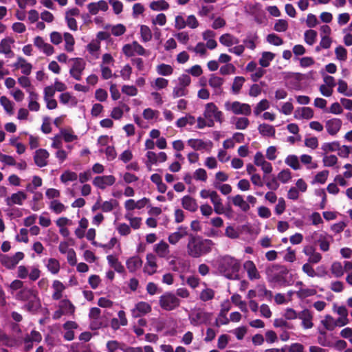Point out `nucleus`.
Segmentation results:
<instances>
[{"mask_svg": "<svg viewBox=\"0 0 352 352\" xmlns=\"http://www.w3.org/2000/svg\"><path fill=\"white\" fill-rule=\"evenodd\" d=\"M76 307L68 299L61 300L58 305L57 310L54 313L52 318L58 320L62 316H72L75 312Z\"/></svg>", "mask_w": 352, "mask_h": 352, "instance_id": "10", "label": "nucleus"}, {"mask_svg": "<svg viewBox=\"0 0 352 352\" xmlns=\"http://www.w3.org/2000/svg\"><path fill=\"white\" fill-rule=\"evenodd\" d=\"M285 163L295 170H299L300 168V162L298 157L296 155H288L285 160Z\"/></svg>", "mask_w": 352, "mask_h": 352, "instance_id": "60", "label": "nucleus"}, {"mask_svg": "<svg viewBox=\"0 0 352 352\" xmlns=\"http://www.w3.org/2000/svg\"><path fill=\"white\" fill-rule=\"evenodd\" d=\"M116 182V177L112 175L96 176L92 181L93 185L98 189L105 190L113 186Z\"/></svg>", "mask_w": 352, "mask_h": 352, "instance_id": "14", "label": "nucleus"}, {"mask_svg": "<svg viewBox=\"0 0 352 352\" xmlns=\"http://www.w3.org/2000/svg\"><path fill=\"white\" fill-rule=\"evenodd\" d=\"M59 100L62 104L69 107H75L78 103V100L76 97L72 96L68 92L61 94L59 96Z\"/></svg>", "mask_w": 352, "mask_h": 352, "instance_id": "45", "label": "nucleus"}, {"mask_svg": "<svg viewBox=\"0 0 352 352\" xmlns=\"http://www.w3.org/2000/svg\"><path fill=\"white\" fill-rule=\"evenodd\" d=\"M123 54L128 56H133L135 55L146 56V50L137 41H133L131 43H128L122 47Z\"/></svg>", "mask_w": 352, "mask_h": 352, "instance_id": "13", "label": "nucleus"}, {"mask_svg": "<svg viewBox=\"0 0 352 352\" xmlns=\"http://www.w3.org/2000/svg\"><path fill=\"white\" fill-rule=\"evenodd\" d=\"M142 265V260L139 256H133L126 261V266L131 273H135L140 270Z\"/></svg>", "mask_w": 352, "mask_h": 352, "instance_id": "30", "label": "nucleus"}, {"mask_svg": "<svg viewBox=\"0 0 352 352\" xmlns=\"http://www.w3.org/2000/svg\"><path fill=\"white\" fill-rule=\"evenodd\" d=\"M214 245L210 239L190 234L186 245L188 255L195 258H199L210 252Z\"/></svg>", "mask_w": 352, "mask_h": 352, "instance_id": "1", "label": "nucleus"}, {"mask_svg": "<svg viewBox=\"0 0 352 352\" xmlns=\"http://www.w3.org/2000/svg\"><path fill=\"white\" fill-rule=\"evenodd\" d=\"M187 144L195 151H210L212 147V142L210 140L205 141L201 139H189Z\"/></svg>", "mask_w": 352, "mask_h": 352, "instance_id": "16", "label": "nucleus"}, {"mask_svg": "<svg viewBox=\"0 0 352 352\" xmlns=\"http://www.w3.org/2000/svg\"><path fill=\"white\" fill-rule=\"evenodd\" d=\"M26 199L27 195L24 192L18 191L12 194L10 196L6 197L5 201L8 206L13 205L21 206Z\"/></svg>", "mask_w": 352, "mask_h": 352, "instance_id": "24", "label": "nucleus"}, {"mask_svg": "<svg viewBox=\"0 0 352 352\" xmlns=\"http://www.w3.org/2000/svg\"><path fill=\"white\" fill-rule=\"evenodd\" d=\"M254 163L256 166L261 167L265 174H270L272 172L273 168L271 163L265 160L261 152H256L254 157Z\"/></svg>", "mask_w": 352, "mask_h": 352, "instance_id": "19", "label": "nucleus"}, {"mask_svg": "<svg viewBox=\"0 0 352 352\" xmlns=\"http://www.w3.org/2000/svg\"><path fill=\"white\" fill-rule=\"evenodd\" d=\"M182 207L190 212H194L198 209L196 200L189 195H186L182 199Z\"/></svg>", "mask_w": 352, "mask_h": 352, "instance_id": "35", "label": "nucleus"}, {"mask_svg": "<svg viewBox=\"0 0 352 352\" xmlns=\"http://www.w3.org/2000/svg\"><path fill=\"white\" fill-rule=\"evenodd\" d=\"M23 258L24 254L21 252H16L12 256L1 254L0 256V262L6 268L12 270L14 269Z\"/></svg>", "mask_w": 352, "mask_h": 352, "instance_id": "12", "label": "nucleus"}, {"mask_svg": "<svg viewBox=\"0 0 352 352\" xmlns=\"http://www.w3.org/2000/svg\"><path fill=\"white\" fill-rule=\"evenodd\" d=\"M77 179V173L71 170L64 171L60 177V179L63 184H67L69 182H74Z\"/></svg>", "mask_w": 352, "mask_h": 352, "instance_id": "62", "label": "nucleus"}, {"mask_svg": "<svg viewBox=\"0 0 352 352\" xmlns=\"http://www.w3.org/2000/svg\"><path fill=\"white\" fill-rule=\"evenodd\" d=\"M63 40L65 41V50L67 52H72L74 50L75 45L74 36L69 32H65Z\"/></svg>", "mask_w": 352, "mask_h": 352, "instance_id": "49", "label": "nucleus"}, {"mask_svg": "<svg viewBox=\"0 0 352 352\" xmlns=\"http://www.w3.org/2000/svg\"><path fill=\"white\" fill-rule=\"evenodd\" d=\"M342 122L340 118H333L327 120L325 122V128L327 133L332 136H335L340 130Z\"/></svg>", "mask_w": 352, "mask_h": 352, "instance_id": "22", "label": "nucleus"}, {"mask_svg": "<svg viewBox=\"0 0 352 352\" xmlns=\"http://www.w3.org/2000/svg\"><path fill=\"white\" fill-rule=\"evenodd\" d=\"M258 131L262 136L267 138H274L276 133L275 127L267 123L259 124Z\"/></svg>", "mask_w": 352, "mask_h": 352, "instance_id": "39", "label": "nucleus"}, {"mask_svg": "<svg viewBox=\"0 0 352 352\" xmlns=\"http://www.w3.org/2000/svg\"><path fill=\"white\" fill-rule=\"evenodd\" d=\"M156 71L159 75L167 76L173 74V68L170 65L162 63L157 66Z\"/></svg>", "mask_w": 352, "mask_h": 352, "instance_id": "64", "label": "nucleus"}, {"mask_svg": "<svg viewBox=\"0 0 352 352\" xmlns=\"http://www.w3.org/2000/svg\"><path fill=\"white\" fill-rule=\"evenodd\" d=\"M159 303L163 309L171 311L179 306L180 300L175 294L166 292L160 297Z\"/></svg>", "mask_w": 352, "mask_h": 352, "instance_id": "9", "label": "nucleus"}, {"mask_svg": "<svg viewBox=\"0 0 352 352\" xmlns=\"http://www.w3.org/2000/svg\"><path fill=\"white\" fill-rule=\"evenodd\" d=\"M41 270L36 265L28 267L19 265L17 268V277L21 279L28 278L32 281H36L41 276Z\"/></svg>", "mask_w": 352, "mask_h": 352, "instance_id": "8", "label": "nucleus"}, {"mask_svg": "<svg viewBox=\"0 0 352 352\" xmlns=\"http://www.w3.org/2000/svg\"><path fill=\"white\" fill-rule=\"evenodd\" d=\"M41 334L36 331H32L30 334L24 338V348L25 351H29L33 347V343H38L41 341Z\"/></svg>", "mask_w": 352, "mask_h": 352, "instance_id": "25", "label": "nucleus"}, {"mask_svg": "<svg viewBox=\"0 0 352 352\" xmlns=\"http://www.w3.org/2000/svg\"><path fill=\"white\" fill-rule=\"evenodd\" d=\"M212 314L206 311L203 308H195L188 314L190 324L197 327L208 323L211 319Z\"/></svg>", "mask_w": 352, "mask_h": 352, "instance_id": "6", "label": "nucleus"}, {"mask_svg": "<svg viewBox=\"0 0 352 352\" xmlns=\"http://www.w3.org/2000/svg\"><path fill=\"white\" fill-rule=\"evenodd\" d=\"M270 107V103L267 99H262L254 108V114L256 116H259L263 111H266Z\"/></svg>", "mask_w": 352, "mask_h": 352, "instance_id": "53", "label": "nucleus"}, {"mask_svg": "<svg viewBox=\"0 0 352 352\" xmlns=\"http://www.w3.org/2000/svg\"><path fill=\"white\" fill-rule=\"evenodd\" d=\"M321 323L327 331H333L336 327V319L331 315H326L324 319L321 320Z\"/></svg>", "mask_w": 352, "mask_h": 352, "instance_id": "61", "label": "nucleus"}, {"mask_svg": "<svg viewBox=\"0 0 352 352\" xmlns=\"http://www.w3.org/2000/svg\"><path fill=\"white\" fill-rule=\"evenodd\" d=\"M53 289L52 298L58 300L63 297V292L66 289L65 285L58 280H54L52 285Z\"/></svg>", "mask_w": 352, "mask_h": 352, "instance_id": "33", "label": "nucleus"}, {"mask_svg": "<svg viewBox=\"0 0 352 352\" xmlns=\"http://www.w3.org/2000/svg\"><path fill=\"white\" fill-rule=\"evenodd\" d=\"M176 85L174 87L172 92L173 98H178L188 95V90L187 87L191 83V78L188 74H184L179 76L177 80Z\"/></svg>", "mask_w": 352, "mask_h": 352, "instance_id": "4", "label": "nucleus"}, {"mask_svg": "<svg viewBox=\"0 0 352 352\" xmlns=\"http://www.w3.org/2000/svg\"><path fill=\"white\" fill-rule=\"evenodd\" d=\"M151 305L144 301L136 303L134 307L131 310V316L133 318H139L143 316L151 311Z\"/></svg>", "mask_w": 352, "mask_h": 352, "instance_id": "18", "label": "nucleus"}, {"mask_svg": "<svg viewBox=\"0 0 352 352\" xmlns=\"http://www.w3.org/2000/svg\"><path fill=\"white\" fill-rule=\"evenodd\" d=\"M87 8L91 15H96L99 12H107L109 10L108 3L104 0L90 3L87 5Z\"/></svg>", "mask_w": 352, "mask_h": 352, "instance_id": "26", "label": "nucleus"}, {"mask_svg": "<svg viewBox=\"0 0 352 352\" xmlns=\"http://www.w3.org/2000/svg\"><path fill=\"white\" fill-rule=\"evenodd\" d=\"M140 34L141 36V41L142 42H148L152 38V32L150 28L145 25H141L140 27Z\"/></svg>", "mask_w": 352, "mask_h": 352, "instance_id": "58", "label": "nucleus"}, {"mask_svg": "<svg viewBox=\"0 0 352 352\" xmlns=\"http://www.w3.org/2000/svg\"><path fill=\"white\" fill-rule=\"evenodd\" d=\"M344 270L342 263L338 261L333 262L331 266V274L337 278L343 276Z\"/></svg>", "mask_w": 352, "mask_h": 352, "instance_id": "63", "label": "nucleus"}, {"mask_svg": "<svg viewBox=\"0 0 352 352\" xmlns=\"http://www.w3.org/2000/svg\"><path fill=\"white\" fill-rule=\"evenodd\" d=\"M203 115L208 121H211L213 126L215 122L222 123L224 120L223 112L213 102H209L206 104Z\"/></svg>", "mask_w": 352, "mask_h": 352, "instance_id": "7", "label": "nucleus"}, {"mask_svg": "<svg viewBox=\"0 0 352 352\" xmlns=\"http://www.w3.org/2000/svg\"><path fill=\"white\" fill-rule=\"evenodd\" d=\"M196 123V118L194 116L186 113L184 116L179 118L175 122L177 128H184L187 125L192 126Z\"/></svg>", "mask_w": 352, "mask_h": 352, "instance_id": "34", "label": "nucleus"}, {"mask_svg": "<svg viewBox=\"0 0 352 352\" xmlns=\"http://www.w3.org/2000/svg\"><path fill=\"white\" fill-rule=\"evenodd\" d=\"M149 8L155 12L166 11L169 9L170 5L165 0H157L151 1L149 4Z\"/></svg>", "mask_w": 352, "mask_h": 352, "instance_id": "42", "label": "nucleus"}, {"mask_svg": "<svg viewBox=\"0 0 352 352\" xmlns=\"http://www.w3.org/2000/svg\"><path fill=\"white\" fill-rule=\"evenodd\" d=\"M298 318L301 320V326L304 329H309L314 327L313 313L308 309L300 311Z\"/></svg>", "mask_w": 352, "mask_h": 352, "instance_id": "21", "label": "nucleus"}, {"mask_svg": "<svg viewBox=\"0 0 352 352\" xmlns=\"http://www.w3.org/2000/svg\"><path fill=\"white\" fill-rule=\"evenodd\" d=\"M150 200L148 198L144 197L138 201H135L134 199H127L124 204V208L126 210V212H131L132 210L135 209L141 210L145 206H148Z\"/></svg>", "mask_w": 352, "mask_h": 352, "instance_id": "17", "label": "nucleus"}, {"mask_svg": "<svg viewBox=\"0 0 352 352\" xmlns=\"http://www.w3.org/2000/svg\"><path fill=\"white\" fill-rule=\"evenodd\" d=\"M107 260L108 261L109 265L114 269L116 272L119 274L125 273V269L124 265L119 261L118 257L116 255H108L107 256Z\"/></svg>", "mask_w": 352, "mask_h": 352, "instance_id": "36", "label": "nucleus"}, {"mask_svg": "<svg viewBox=\"0 0 352 352\" xmlns=\"http://www.w3.org/2000/svg\"><path fill=\"white\" fill-rule=\"evenodd\" d=\"M188 235L187 228L180 226L174 232L168 235V241L171 245H176L182 239Z\"/></svg>", "mask_w": 352, "mask_h": 352, "instance_id": "28", "label": "nucleus"}, {"mask_svg": "<svg viewBox=\"0 0 352 352\" xmlns=\"http://www.w3.org/2000/svg\"><path fill=\"white\" fill-rule=\"evenodd\" d=\"M13 41L10 38L2 39L0 42V54H5L7 57H12L14 55L11 50V44Z\"/></svg>", "mask_w": 352, "mask_h": 352, "instance_id": "40", "label": "nucleus"}, {"mask_svg": "<svg viewBox=\"0 0 352 352\" xmlns=\"http://www.w3.org/2000/svg\"><path fill=\"white\" fill-rule=\"evenodd\" d=\"M145 164L149 170H151L153 165L157 164V153L152 151H148L146 153Z\"/></svg>", "mask_w": 352, "mask_h": 352, "instance_id": "54", "label": "nucleus"}, {"mask_svg": "<svg viewBox=\"0 0 352 352\" xmlns=\"http://www.w3.org/2000/svg\"><path fill=\"white\" fill-rule=\"evenodd\" d=\"M124 218L129 221L130 227L137 230L140 228L142 218L133 217L132 212H126Z\"/></svg>", "mask_w": 352, "mask_h": 352, "instance_id": "55", "label": "nucleus"}, {"mask_svg": "<svg viewBox=\"0 0 352 352\" xmlns=\"http://www.w3.org/2000/svg\"><path fill=\"white\" fill-rule=\"evenodd\" d=\"M100 48V41L97 40L92 41L87 45V50L94 59L98 58Z\"/></svg>", "mask_w": 352, "mask_h": 352, "instance_id": "46", "label": "nucleus"}, {"mask_svg": "<svg viewBox=\"0 0 352 352\" xmlns=\"http://www.w3.org/2000/svg\"><path fill=\"white\" fill-rule=\"evenodd\" d=\"M50 156L48 151L43 148L36 151L34 160L35 164L39 167H44L47 164V159Z\"/></svg>", "mask_w": 352, "mask_h": 352, "instance_id": "29", "label": "nucleus"}, {"mask_svg": "<svg viewBox=\"0 0 352 352\" xmlns=\"http://www.w3.org/2000/svg\"><path fill=\"white\" fill-rule=\"evenodd\" d=\"M277 178L279 181V182L282 184H287L289 183L292 178V172L288 168H285L281 170L278 174H277Z\"/></svg>", "mask_w": 352, "mask_h": 352, "instance_id": "59", "label": "nucleus"}, {"mask_svg": "<svg viewBox=\"0 0 352 352\" xmlns=\"http://www.w3.org/2000/svg\"><path fill=\"white\" fill-rule=\"evenodd\" d=\"M86 63L80 58L73 59V64L70 68L69 74L76 80H80L82 78V72L85 69Z\"/></svg>", "mask_w": 352, "mask_h": 352, "instance_id": "15", "label": "nucleus"}, {"mask_svg": "<svg viewBox=\"0 0 352 352\" xmlns=\"http://www.w3.org/2000/svg\"><path fill=\"white\" fill-rule=\"evenodd\" d=\"M317 293V291L314 287H300L299 289H298L296 292V294L300 299H305L308 297L313 296L316 295Z\"/></svg>", "mask_w": 352, "mask_h": 352, "instance_id": "41", "label": "nucleus"}, {"mask_svg": "<svg viewBox=\"0 0 352 352\" xmlns=\"http://www.w3.org/2000/svg\"><path fill=\"white\" fill-rule=\"evenodd\" d=\"M314 117V111L310 107H300L296 109L294 118L296 119H311Z\"/></svg>", "mask_w": 352, "mask_h": 352, "instance_id": "37", "label": "nucleus"}, {"mask_svg": "<svg viewBox=\"0 0 352 352\" xmlns=\"http://www.w3.org/2000/svg\"><path fill=\"white\" fill-rule=\"evenodd\" d=\"M223 78L216 76L215 74H212L208 80L209 85L213 88L216 92L221 91V86L223 85Z\"/></svg>", "mask_w": 352, "mask_h": 352, "instance_id": "47", "label": "nucleus"}, {"mask_svg": "<svg viewBox=\"0 0 352 352\" xmlns=\"http://www.w3.org/2000/svg\"><path fill=\"white\" fill-rule=\"evenodd\" d=\"M240 267V261L230 255L221 256L217 261L219 273L228 279H239Z\"/></svg>", "mask_w": 352, "mask_h": 352, "instance_id": "2", "label": "nucleus"}, {"mask_svg": "<svg viewBox=\"0 0 352 352\" xmlns=\"http://www.w3.org/2000/svg\"><path fill=\"white\" fill-rule=\"evenodd\" d=\"M0 104L3 107L6 112L9 115L14 114V104L12 101L8 99L6 96H1L0 98Z\"/></svg>", "mask_w": 352, "mask_h": 352, "instance_id": "51", "label": "nucleus"}, {"mask_svg": "<svg viewBox=\"0 0 352 352\" xmlns=\"http://www.w3.org/2000/svg\"><path fill=\"white\" fill-rule=\"evenodd\" d=\"M13 67L15 69H20L24 75L30 74L32 65L22 57H18L16 62L14 63Z\"/></svg>", "mask_w": 352, "mask_h": 352, "instance_id": "31", "label": "nucleus"}, {"mask_svg": "<svg viewBox=\"0 0 352 352\" xmlns=\"http://www.w3.org/2000/svg\"><path fill=\"white\" fill-rule=\"evenodd\" d=\"M118 206V202L116 199H111L101 203L100 210L104 212L112 211Z\"/></svg>", "mask_w": 352, "mask_h": 352, "instance_id": "57", "label": "nucleus"}, {"mask_svg": "<svg viewBox=\"0 0 352 352\" xmlns=\"http://www.w3.org/2000/svg\"><path fill=\"white\" fill-rule=\"evenodd\" d=\"M243 268L250 280H258L261 278L260 272L252 261H246L243 263Z\"/></svg>", "mask_w": 352, "mask_h": 352, "instance_id": "27", "label": "nucleus"}, {"mask_svg": "<svg viewBox=\"0 0 352 352\" xmlns=\"http://www.w3.org/2000/svg\"><path fill=\"white\" fill-rule=\"evenodd\" d=\"M275 57V54L270 52H264L259 59V64L263 67H267Z\"/></svg>", "mask_w": 352, "mask_h": 352, "instance_id": "56", "label": "nucleus"}, {"mask_svg": "<svg viewBox=\"0 0 352 352\" xmlns=\"http://www.w3.org/2000/svg\"><path fill=\"white\" fill-rule=\"evenodd\" d=\"M18 300L26 302L25 308L30 312H35L41 307V301L36 290L24 287L15 295Z\"/></svg>", "mask_w": 352, "mask_h": 352, "instance_id": "3", "label": "nucleus"}, {"mask_svg": "<svg viewBox=\"0 0 352 352\" xmlns=\"http://www.w3.org/2000/svg\"><path fill=\"white\" fill-rule=\"evenodd\" d=\"M224 108L226 111L234 115L248 116L251 114V107L248 103H243L239 101H226L224 103Z\"/></svg>", "mask_w": 352, "mask_h": 352, "instance_id": "5", "label": "nucleus"}, {"mask_svg": "<svg viewBox=\"0 0 352 352\" xmlns=\"http://www.w3.org/2000/svg\"><path fill=\"white\" fill-rule=\"evenodd\" d=\"M232 204L239 207L243 212H247L250 210L249 204L244 200L243 197L241 195H236L232 197Z\"/></svg>", "mask_w": 352, "mask_h": 352, "instance_id": "43", "label": "nucleus"}, {"mask_svg": "<svg viewBox=\"0 0 352 352\" xmlns=\"http://www.w3.org/2000/svg\"><path fill=\"white\" fill-rule=\"evenodd\" d=\"M219 42L226 47H232L239 43V39L230 34H223L219 37Z\"/></svg>", "mask_w": 352, "mask_h": 352, "instance_id": "44", "label": "nucleus"}, {"mask_svg": "<svg viewBox=\"0 0 352 352\" xmlns=\"http://www.w3.org/2000/svg\"><path fill=\"white\" fill-rule=\"evenodd\" d=\"M153 250L158 257L165 258L166 260L170 258V251L169 245L163 240L154 245Z\"/></svg>", "mask_w": 352, "mask_h": 352, "instance_id": "23", "label": "nucleus"}, {"mask_svg": "<svg viewBox=\"0 0 352 352\" xmlns=\"http://www.w3.org/2000/svg\"><path fill=\"white\" fill-rule=\"evenodd\" d=\"M232 122L236 129L244 130L248 128L250 124L248 118L245 116L234 117L232 118Z\"/></svg>", "mask_w": 352, "mask_h": 352, "instance_id": "48", "label": "nucleus"}, {"mask_svg": "<svg viewBox=\"0 0 352 352\" xmlns=\"http://www.w3.org/2000/svg\"><path fill=\"white\" fill-rule=\"evenodd\" d=\"M201 285L203 286V288L199 294V300L202 302L212 300L214 298V291L212 288L208 287L205 283H202Z\"/></svg>", "mask_w": 352, "mask_h": 352, "instance_id": "32", "label": "nucleus"}, {"mask_svg": "<svg viewBox=\"0 0 352 352\" xmlns=\"http://www.w3.org/2000/svg\"><path fill=\"white\" fill-rule=\"evenodd\" d=\"M157 256L152 253L147 254L146 263L143 268L144 272L148 275H153L157 272Z\"/></svg>", "mask_w": 352, "mask_h": 352, "instance_id": "20", "label": "nucleus"}, {"mask_svg": "<svg viewBox=\"0 0 352 352\" xmlns=\"http://www.w3.org/2000/svg\"><path fill=\"white\" fill-rule=\"evenodd\" d=\"M38 98V96L37 94L30 91L29 94V104H28V108L30 111H38L40 109V105L37 102V100Z\"/></svg>", "mask_w": 352, "mask_h": 352, "instance_id": "52", "label": "nucleus"}, {"mask_svg": "<svg viewBox=\"0 0 352 352\" xmlns=\"http://www.w3.org/2000/svg\"><path fill=\"white\" fill-rule=\"evenodd\" d=\"M60 135L65 142H72L78 139V136L70 128L62 129L60 131Z\"/></svg>", "mask_w": 352, "mask_h": 352, "instance_id": "50", "label": "nucleus"}, {"mask_svg": "<svg viewBox=\"0 0 352 352\" xmlns=\"http://www.w3.org/2000/svg\"><path fill=\"white\" fill-rule=\"evenodd\" d=\"M310 237L319 245L320 249L322 252H327L329 250L330 243L333 240L331 236L326 232L314 231L311 234Z\"/></svg>", "mask_w": 352, "mask_h": 352, "instance_id": "11", "label": "nucleus"}, {"mask_svg": "<svg viewBox=\"0 0 352 352\" xmlns=\"http://www.w3.org/2000/svg\"><path fill=\"white\" fill-rule=\"evenodd\" d=\"M44 263L48 272L52 274L56 275L59 272L60 265L57 259L54 258H47L44 260Z\"/></svg>", "mask_w": 352, "mask_h": 352, "instance_id": "38", "label": "nucleus"}]
</instances>
